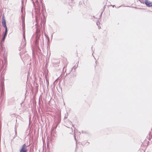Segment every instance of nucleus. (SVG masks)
Here are the masks:
<instances>
[{"instance_id": "nucleus-1", "label": "nucleus", "mask_w": 152, "mask_h": 152, "mask_svg": "<svg viewBox=\"0 0 152 152\" xmlns=\"http://www.w3.org/2000/svg\"><path fill=\"white\" fill-rule=\"evenodd\" d=\"M2 24L5 28V31H7V27L6 25V21L5 18H3L2 20Z\"/></svg>"}, {"instance_id": "nucleus-2", "label": "nucleus", "mask_w": 152, "mask_h": 152, "mask_svg": "<svg viewBox=\"0 0 152 152\" xmlns=\"http://www.w3.org/2000/svg\"><path fill=\"white\" fill-rule=\"evenodd\" d=\"M27 149L26 148V146L25 144H23L20 150V152H27Z\"/></svg>"}, {"instance_id": "nucleus-3", "label": "nucleus", "mask_w": 152, "mask_h": 152, "mask_svg": "<svg viewBox=\"0 0 152 152\" xmlns=\"http://www.w3.org/2000/svg\"><path fill=\"white\" fill-rule=\"evenodd\" d=\"M151 2H150L148 0H145V3L146 5L148 7H151Z\"/></svg>"}, {"instance_id": "nucleus-4", "label": "nucleus", "mask_w": 152, "mask_h": 152, "mask_svg": "<svg viewBox=\"0 0 152 152\" xmlns=\"http://www.w3.org/2000/svg\"><path fill=\"white\" fill-rule=\"evenodd\" d=\"M23 29V37L25 39V21L23 22L22 23Z\"/></svg>"}, {"instance_id": "nucleus-5", "label": "nucleus", "mask_w": 152, "mask_h": 152, "mask_svg": "<svg viewBox=\"0 0 152 152\" xmlns=\"http://www.w3.org/2000/svg\"><path fill=\"white\" fill-rule=\"evenodd\" d=\"M7 31H5V34L4 35V36L3 37V38L2 39V41L4 42V40L5 39V37L7 35Z\"/></svg>"}, {"instance_id": "nucleus-6", "label": "nucleus", "mask_w": 152, "mask_h": 152, "mask_svg": "<svg viewBox=\"0 0 152 152\" xmlns=\"http://www.w3.org/2000/svg\"><path fill=\"white\" fill-rule=\"evenodd\" d=\"M22 19L23 22L25 21V17L24 16L23 17V15H22Z\"/></svg>"}, {"instance_id": "nucleus-7", "label": "nucleus", "mask_w": 152, "mask_h": 152, "mask_svg": "<svg viewBox=\"0 0 152 152\" xmlns=\"http://www.w3.org/2000/svg\"><path fill=\"white\" fill-rule=\"evenodd\" d=\"M151 7H152V2L151 3Z\"/></svg>"}]
</instances>
